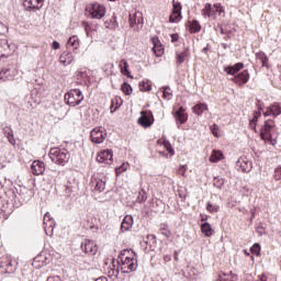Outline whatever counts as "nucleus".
Returning <instances> with one entry per match:
<instances>
[{
  "mask_svg": "<svg viewBox=\"0 0 281 281\" xmlns=\"http://www.w3.org/2000/svg\"><path fill=\"white\" fill-rule=\"evenodd\" d=\"M45 260H47V257H43V255L36 256L33 259L34 265H36V262H41L38 266L36 267H43V263L45 262Z\"/></svg>",
  "mask_w": 281,
  "mask_h": 281,
  "instance_id": "obj_53",
  "label": "nucleus"
},
{
  "mask_svg": "<svg viewBox=\"0 0 281 281\" xmlns=\"http://www.w3.org/2000/svg\"><path fill=\"white\" fill-rule=\"evenodd\" d=\"M97 161H98L99 164H106V160H105L104 157H102V154H100V155L97 156Z\"/></svg>",
  "mask_w": 281,
  "mask_h": 281,
  "instance_id": "obj_62",
  "label": "nucleus"
},
{
  "mask_svg": "<svg viewBox=\"0 0 281 281\" xmlns=\"http://www.w3.org/2000/svg\"><path fill=\"white\" fill-rule=\"evenodd\" d=\"M210 130L212 132V135L214 137H221V134H218V125L214 123L213 125L210 126Z\"/></svg>",
  "mask_w": 281,
  "mask_h": 281,
  "instance_id": "obj_55",
  "label": "nucleus"
},
{
  "mask_svg": "<svg viewBox=\"0 0 281 281\" xmlns=\"http://www.w3.org/2000/svg\"><path fill=\"white\" fill-rule=\"evenodd\" d=\"M54 227H56V222L52 217L49 213H45L44 215V229L47 236H52L54 233Z\"/></svg>",
  "mask_w": 281,
  "mask_h": 281,
  "instance_id": "obj_16",
  "label": "nucleus"
},
{
  "mask_svg": "<svg viewBox=\"0 0 281 281\" xmlns=\"http://www.w3.org/2000/svg\"><path fill=\"white\" fill-rule=\"evenodd\" d=\"M170 37H171V43H177V41H179V33H172Z\"/></svg>",
  "mask_w": 281,
  "mask_h": 281,
  "instance_id": "obj_61",
  "label": "nucleus"
},
{
  "mask_svg": "<svg viewBox=\"0 0 281 281\" xmlns=\"http://www.w3.org/2000/svg\"><path fill=\"white\" fill-rule=\"evenodd\" d=\"M182 5L179 1H172V14L169 16V23H179L183 19V15L181 14Z\"/></svg>",
  "mask_w": 281,
  "mask_h": 281,
  "instance_id": "obj_11",
  "label": "nucleus"
},
{
  "mask_svg": "<svg viewBox=\"0 0 281 281\" xmlns=\"http://www.w3.org/2000/svg\"><path fill=\"white\" fill-rule=\"evenodd\" d=\"M77 80H89V72L87 70H78L77 71Z\"/></svg>",
  "mask_w": 281,
  "mask_h": 281,
  "instance_id": "obj_48",
  "label": "nucleus"
},
{
  "mask_svg": "<svg viewBox=\"0 0 281 281\" xmlns=\"http://www.w3.org/2000/svg\"><path fill=\"white\" fill-rule=\"evenodd\" d=\"M90 138L93 144H104L106 139V130L104 127H94L90 133Z\"/></svg>",
  "mask_w": 281,
  "mask_h": 281,
  "instance_id": "obj_7",
  "label": "nucleus"
},
{
  "mask_svg": "<svg viewBox=\"0 0 281 281\" xmlns=\"http://www.w3.org/2000/svg\"><path fill=\"white\" fill-rule=\"evenodd\" d=\"M218 210H220L218 205H214L212 204V202L206 203V211L210 212L211 214H216Z\"/></svg>",
  "mask_w": 281,
  "mask_h": 281,
  "instance_id": "obj_49",
  "label": "nucleus"
},
{
  "mask_svg": "<svg viewBox=\"0 0 281 281\" xmlns=\"http://www.w3.org/2000/svg\"><path fill=\"white\" fill-rule=\"evenodd\" d=\"M260 244L256 243L252 245V247H250V251L251 254H254L255 256H260Z\"/></svg>",
  "mask_w": 281,
  "mask_h": 281,
  "instance_id": "obj_54",
  "label": "nucleus"
},
{
  "mask_svg": "<svg viewBox=\"0 0 281 281\" xmlns=\"http://www.w3.org/2000/svg\"><path fill=\"white\" fill-rule=\"evenodd\" d=\"M240 69H245V64L241 61L236 63L235 65H228L224 67L225 74H227V76H234V77L237 76Z\"/></svg>",
  "mask_w": 281,
  "mask_h": 281,
  "instance_id": "obj_18",
  "label": "nucleus"
},
{
  "mask_svg": "<svg viewBox=\"0 0 281 281\" xmlns=\"http://www.w3.org/2000/svg\"><path fill=\"white\" fill-rule=\"evenodd\" d=\"M201 232L206 236V238H210L214 234V229H212V225L207 222H204L201 224Z\"/></svg>",
  "mask_w": 281,
  "mask_h": 281,
  "instance_id": "obj_31",
  "label": "nucleus"
},
{
  "mask_svg": "<svg viewBox=\"0 0 281 281\" xmlns=\"http://www.w3.org/2000/svg\"><path fill=\"white\" fill-rule=\"evenodd\" d=\"M213 186L214 188H217V190H223L225 186V178L217 176L213 179Z\"/></svg>",
  "mask_w": 281,
  "mask_h": 281,
  "instance_id": "obj_36",
  "label": "nucleus"
},
{
  "mask_svg": "<svg viewBox=\"0 0 281 281\" xmlns=\"http://www.w3.org/2000/svg\"><path fill=\"white\" fill-rule=\"evenodd\" d=\"M30 199H32L30 190L26 188H20V190H18V203H20V206L23 205V203H27Z\"/></svg>",
  "mask_w": 281,
  "mask_h": 281,
  "instance_id": "obj_19",
  "label": "nucleus"
},
{
  "mask_svg": "<svg viewBox=\"0 0 281 281\" xmlns=\"http://www.w3.org/2000/svg\"><path fill=\"white\" fill-rule=\"evenodd\" d=\"M133 215H125L121 224V232H128L133 228Z\"/></svg>",
  "mask_w": 281,
  "mask_h": 281,
  "instance_id": "obj_24",
  "label": "nucleus"
},
{
  "mask_svg": "<svg viewBox=\"0 0 281 281\" xmlns=\"http://www.w3.org/2000/svg\"><path fill=\"white\" fill-rule=\"evenodd\" d=\"M120 68H121V74H123V76H126L127 78L133 79V75H131V70H128V61L126 59H121Z\"/></svg>",
  "mask_w": 281,
  "mask_h": 281,
  "instance_id": "obj_28",
  "label": "nucleus"
},
{
  "mask_svg": "<svg viewBox=\"0 0 281 281\" xmlns=\"http://www.w3.org/2000/svg\"><path fill=\"white\" fill-rule=\"evenodd\" d=\"M67 47H72V49H78L80 47V40H78V36L74 35L69 37L67 41Z\"/></svg>",
  "mask_w": 281,
  "mask_h": 281,
  "instance_id": "obj_35",
  "label": "nucleus"
},
{
  "mask_svg": "<svg viewBox=\"0 0 281 281\" xmlns=\"http://www.w3.org/2000/svg\"><path fill=\"white\" fill-rule=\"evenodd\" d=\"M2 131L9 144H11V146H16V139L14 138V131L12 130V127L5 126Z\"/></svg>",
  "mask_w": 281,
  "mask_h": 281,
  "instance_id": "obj_26",
  "label": "nucleus"
},
{
  "mask_svg": "<svg viewBox=\"0 0 281 281\" xmlns=\"http://www.w3.org/2000/svg\"><path fill=\"white\" fill-rule=\"evenodd\" d=\"M173 117L176 120L178 128H181L180 124H186L188 122V113H186V108L180 106L178 110L175 111Z\"/></svg>",
  "mask_w": 281,
  "mask_h": 281,
  "instance_id": "obj_14",
  "label": "nucleus"
},
{
  "mask_svg": "<svg viewBox=\"0 0 281 281\" xmlns=\"http://www.w3.org/2000/svg\"><path fill=\"white\" fill-rule=\"evenodd\" d=\"M270 108V113H272L273 117H278L281 115V103L274 102Z\"/></svg>",
  "mask_w": 281,
  "mask_h": 281,
  "instance_id": "obj_37",
  "label": "nucleus"
},
{
  "mask_svg": "<svg viewBox=\"0 0 281 281\" xmlns=\"http://www.w3.org/2000/svg\"><path fill=\"white\" fill-rule=\"evenodd\" d=\"M161 89H162V98L165 100H172V92H170V86H164Z\"/></svg>",
  "mask_w": 281,
  "mask_h": 281,
  "instance_id": "obj_46",
  "label": "nucleus"
},
{
  "mask_svg": "<svg viewBox=\"0 0 281 281\" xmlns=\"http://www.w3.org/2000/svg\"><path fill=\"white\" fill-rule=\"evenodd\" d=\"M164 146L167 150V153H169V155H175V148L172 147V144H170V140H165L164 142Z\"/></svg>",
  "mask_w": 281,
  "mask_h": 281,
  "instance_id": "obj_51",
  "label": "nucleus"
},
{
  "mask_svg": "<svg viewBox=\"0 0 281 281\" xmlns=\"http://www.w3.org/2000/svg\"><path fill=\"white\" fill-rule=\"evenodd\" d=\"M274 179H276L277 181H280V179H281V167L278 168V169H276Z\"/></svg>",
  "mask_w": 281,
  "mask_h": 281,
  "instance_id": "obj_60",
  "label": "nucleus"
},
{
  "mask_svg": "<svg viewBox=\"0 0 281 281\" xmlns=\"http://www.w3.org/2000/svg\"><path fill=\"white\" fill-rule=\"evenodd\" d=\"M80 249L86 256H95L98 254V245L91 239H83Z\"/></svg>",
  "mask_w": 281,
  "mask_h": 281,
  "instance_id": "obj_6",
  "label": "nucleus"
},
{
  "mask_svg": "<svg viewBox=\"0 0 281 281\" xmlns=\"http://www.w3.org/2000/svg\"><path fill=\"white\" fill-rule=\"evenodd\" d=\"M16 267L12 265V259L8 257H2L0 259V273H14Z\"/></svg>",
  "mask_w": 281,
  "mask_h": 281,
  "instance_id": "obj_12",
  "label": "nucleus"
},
{
  "mask_svg": "<svg viewBox=\"0 0 281 281\" xmlns=\"http://www.w3.org/2000/svg\"><path fill=\"white\" fill-rule=\"evenodd\" d=\"M18 193L19 189H16L15 187H10L4 191V196L10 203L11 207H20V203L18 202Z\"/></svg>",
  "mask_w": 281,
  "mask_h": 281,
  "instance_id": "obj_9",
  "label": "nucleus"
},
{
  "mask_svg": "<svg viewBox=\"0 0 281 281\" xmlns=\"http://www.w3.org/2000/svg\"><path fill=\"white\" fill-rule=\"evenodd\" d=\"M122 106V99H112V104L110 106L111 113H115L116 109H120Z\"/></svg>",
  "mask_w": 281,
  "mask_h": 281,
  "instance_id": "obj_42",
  "label": "nucleus"
},
{
  "mask_svg": "<svg viewBox=\"0 0 281 281\" xmlns=\"http://www.w3.org/2000/svg\"><path fill=\"white\" fill-rule=\"evenodd\" d=\"M139 126L143 128H150L153 124H155V116L153 115V111L145 110L140 112V117L138 119Z\"/></svg>",
  "mask_w": 281,
  "mask_h": 281,
  "instance_id": "obj_5",
  "label": "nucleus"
},
{
  "mask_svg": "<svg viewBox=\"0 0 281 281\" xmlns=\"http://www.w3.org/2000/svg\"><path fill=\"white\" fill-rule=\"evenodd\" d=\"M31 170L35 177L43 175V172H45V162L41 160H34L31 165Z\"/></svg>",
  "mask_w": 281,
  "mask_h": 281,
  "instance_id": "obj_21",
  "label": "nucleus"
},
{
  "mask_svg": "<svg viewBox=\"0 0 281 281\" xmlns=\"http://www.w3.org/2000/svg\"><path fill=\"white\" fill-rule=\"evenodd\" d=\"M49 159L57 166H65L71 157V154L67 149H60L58 147L50 148L48 153Z\"/></svg>",
  "mask_w": 281,
  "mask_h": 281,
  "instance_id": "obj_1",
  "label": "nucleus"
},
{
  "mask_svg": "<svg viewBox=\"0 0 281 281\" xmlns=\"http://www.w3.org/2000/svg\"><path fill=\"white\" fill-rule=\"evenodd\" d=\"M160 234L161 236H166L167 238H170L172 236V232L168 231V225L164 224L162 227H160Z\"/></svg>",
  "mask_w": 281,
  "mask_h": 281,
  "instance_id": "obj_50",
  "label": "nucleus"
},
{
  "mask_svg": "<svg viewBox=\"0 0 281 281\" xmlns=\"http://www.w3.org/2000/svg\"><path fill=\"white\" fill-rule=\"evenodd\" d=\"M189 32L191 34H196L201 30V23L198 20L189 21Z\"/></svg>",
  "mask_w": 281,
  "mask_h": 281,
  "instance_id": "obj_33",
  "label": "nucleus"
},
{
  "mask_svg": "<svg viewBox=\"0 0 281 281\" xmlns=\"http://www.w3.org/2000/svg\"><path fill=\"white\" fill-rule=\"evenodd\" d=\"M23 5L26 12H38L45 5V0H24Z\"/></svg>",
  "mask_w": 281,
  "mask_h": 281,
  "instance_id": "obj_10",
  "label": "nucleus"
},
{
  "mask_svg": "<svg viewBox=\"0 0 281 281\" xmlns=\"http://www.w3.org/2000/svg\"><path fill=\"white\" fill-rule=\"evenodd\" d=\"M192 111L195 115H203V113H205V111H207V105L205 103H198L192 108Z\"/></svg>",
  "mask_w": 281,
  "mask_h": 281,
  "instance_id": "obj_32",
  "label": "nucleus"
},
{
  "mask_svg": "<svg viewBox=\"0 0 281 281\" xmlns=\"http://www.w3.org/2000/svg\"><path fill=\"white\" fill-rule=\"evenodd\" d=\"M59 63L64 65V67H67L74 63V56L71 53H63V55L59 57Z\"/></svg>",
  "mask_w": 281,
  "mask_h": 281,
  "instance_id": "obj_27",
  "label": "nucleus"
},
{
  "mask_svg": "<svg viewBox=\"0 0 281 281\" xmlns=\"http://www.w3.org/2000/svg\"><path fill=\"white\" fill-rule=\"evenodd\" d=\"M262 113L260 111H257L254 113V117L249 121V125L258 124V120H260Z\"/></svg>",
  "mask_w": 281,
  "mask_h": 281,
  "instance_id": "obj_52",
  "label": "nucleus"
},
{
  "mask_svg": "<svg viewBox=\"0 0 281 281\" xmlns=\"http://www.w3.org/2000/svg\"><path fill=\"white\" fill-rule=\"evenodd\" d=\"M102 157L105 158L106 164H112L113 162V149H104L101 153Z\"/></svg>",
  "mask_w": 281,
  "mask_h": 281,
  "instance_id": "obj_39",
  "label": "nucleus"
},
{
  "mask_svg": "<svg viewBox=\"0 0 281 281\" xmlns=\"http://www.w3.org/2000/svg\"><path fill=\"white\" fill-rule=\"evenodd\" d=\"M113 276H114L115 278H117V276H120V270H116V269H115V266H113V268H111L110 271H109V277H110V278H113Z\"/></svg>",
  "mask_w": 281,
  "mask_h": 281,
  "instance_id": "obj_57",
  "label": "nucleus"
},
{
  "mask_svg": "<svg viewBox=\"0 0 281 281\" xmlns=\"http://www.w3.org/2000/svg\"><path fill=\"white\" fill-rule=\"evenodd\" d=\"M221 159H223V154L221 150L214 149L209 158V161H211V164H218Z\"/></svg>",
  "mask_w": 281,
  "mask_h": 281,
  "instance_id": "obj_34",
  "label": "nucleus"
},
{
  "mask_svg": "<svg viewBox=\"0 0 281 281\" xmlns=\"http://www.w3.org/2000/svg\"><path fill=\"white\" fill-rule=\"evenodd\" d=\"M273 126H276V122L273 120L265 121L263 126L260 128V137L263 142H267V139H273V135H271Z\"/></svg>",
  "mask_w": 281,
  "mask_h": 281,
  "instance_id": "obj_8",
  "label": "nucleus"
},
{
  "mask_svg": "<svg viewBox=\"0 0 281 281\" xmlns=\"http://www.w3.org/2000/svg\"><path fill=\"white\" fill-rule=\"evenodd\" d=\"M256 58L261 61L262 67H269V57L263 52H259L256 54Z\"/></svg>",
  "mask_w": 281,
  "mask_h": 281,
  "instance_id": "obj_38",
  "label": "nucleus"
},
{
  "mask_svg": "<svg viewBox=\"0 0 281 281\" xmlns=\"http://www.w3.org/2000/svg\"><path fill=\"white\" fill-rule=\"evenodd\" d=\"M115 171H116V175H121V172L126 171V165L123 164L121 167H117Z\"/></svg>",
  "mask_w": 281,
  "mask_h": 281,
  "instance_id": "obj_58",
  "label": "nucleus"
},
{
  "mask_svg": "<svg viewBox=\"0 0 281 281\" xmlns=\"http://www.w3.org/2000/svg\"><path fill=\"white\" fill-rule=\"evenodd\" d=\"M137 15H138V13H130L128 23H130L131 29H133L137 25Z\"/></svg>",
  "mask_w": 281,
  "mask_h": 281,
  "instance_id": "obj_47",
  "label": "nucleus"
},
{
  "mask_svg": "<svg viewBox=\"0 0 281 281\" xmlns=\"http://www.w3.org/2000/svg\"><path fill=\"white\" fill-rule=\"evenodd\" d=\"M178 175H186V166L181 165L178 169Z\"/></svg>",
  "mask_w": 281,
  "mask_h": 281,
  "instance_id": "obj_64",
  "label": "nucleus"
},
{
  "mask_svg": "<svg viewBox=\"0 0 281 281\" xmlns=\"http://www.w3.org/2000/svg\"><path fill=\"white\" fill-rule=\"evenodd\" d=\"M238 280V274H234L232 271L229 273L222 272L218 274L217 281H236Z\"/></svg>",
  "mask_w": 281,
  "mask_h": 281,
  "instance_id": "obj_29",
  "label": "nucleus"
},
{
  "mask_svg": "<svg viewBox=\"0 0 281 281\" xmlns=\"http://www.w3.org/2000/svg\"><path fill=\"white\" fill-rule=\"evenodd\" d=\"M10 78H12L10 68H2L0 71V80H10Z\"/></svg>",
  "mask_w": 281,
  "mask_h": 281,
  "instance_id": "obj_40",
  "label": "nucleus"
},
{
  "mask_svg": "<svg viewBox=\"0 0 281 281\" xmlns=\"http://www.w3.org/2000/svg\"><path fill=\"white\" fill-rule=\"evenodd\" d=\"M91 188L94 192H104L106 190V177L92 178Z\"/></svg>",
  "mask_w": 281,
  "mask_h": 281,
  "instance_id": "obj_15",
  "label": "nucleus"
},
{
  "mask_svg": "<svg viewBox=\"0 0 281 281\" xmlns=\"http://www.w3.org/2000/svg\"><path fill=\"white\" fill-rule=\"evenodd\" d=\"M117 262L121 265L122 273H133V271H137V257L132 259H121Z\"/></svg>",
  "mask_w": 281,
  "mask_h": 281,
  "instance_id": "obj_4",
  "label": "nucleus"
},
{
  "mask_svg": "<svg viewBox=\"0 0 281 281\" xmlns=\"http://www.w3.org/2000/svg\"><path fill=\"white\" fill-rule=\"evenodd\" d=\"M139 89L143 92L153 91V85H150V81H144L143 80V81L139 82Z\"/></svg>",
  "mask_w": 281,
  "mask_h": 281,
  "instance_id": "obj_44",
  "label": "nucleus"
},
{
  "mask_svg": "<svg viewBox=\"0 0 281 281\" xmlns=\"http://www.w3.org/2000/svg\"><path fill=\"white\" fill-rule=\"evenodd\" d=\"M121 90L125 95H131V93H133V87L126 81L122 83Z\"/></svg>",
  "mask_w": 281,
  "mask_h": 281,
  "instance_id": "obj_43",
  "label": "nucleus"
},
{
  "mask_svg": "<svg viewBox=\"0 0 281 281\" xmlns=\"http://www.w3.org/2000/svg\"><path fill=\"white\" fill-rule=\"evenodd\" d=\"M148 200V195L146 193V190L142 189L138 192L137 199H136V203H146V201Z\"/></svg>",
  "mask_w": 281,
  "mask_h": 281,
  "instance_id": "obj_41",
  "label": "nucleus"
},
{
  "mask_svg": "<svg viewBox=\"0 0 281 281\" xmlns=\"http://www.w3.org/2000/svg\"><path fill=\"white\" fill-rule=\"evenodd\" d=\"M249 70L245 69L241 72H237L232 82H235L238 87H245L249 82Z\"/></svg>",
  "mask_w": 281,
  "mask_h": 281,
  "instance_id": "obj_13",
  "label": "nucleus"
},
{
  "mask_svg": "<svg viewBox=\"0 0 281 281\" xmlns=\"http://www.w3.org/2000/svg\"><path fill=\"white\" fill-rule=\"evenodd\" d=\"M188 56H190V48L184 47V49L180 53L176 54V64L177 66H181L183 65V63H186V58H188Z\"/></svg>",
  "mask_w": 281,
  "mask_h": 281,
  "instance_id": "obj_23",
  "label": "nucleus"
},
{
  "mask_svg": "<svg viewBox=\"0 0 281 281\" xmlns=\"http://www.w3.org/2000/svg\"><path fill=\"white\" fill-rule=\"evenodd\" d=\"M132 258H137V254L133 249H123L117 257L119 260H131Z\"/></svg>",
  "mask_w": 281,
  "mask_h": 281,
  "instance_id": "obj_25",
  "label": "nucleus"
},
{
  "mask_svg": "<svg viewBox=\"0 0 281 281\" xmlns=\"http://www.w3.org/2000/svg\"><path fill=\"white\" fill-rule=\"evenodd\" d=\"M12 207V204L9 203L8 200H4L0 196V212H8V209Z\"/></svg>",
  "mask_w": 281,
  "mask_h": 281,
  "instance_id": "obj_45",
  "label": "nucleus"
},
{
  "mask_svg": "<svg viewBox=\"0 0 281 281\" xmlns=\"http://www.w3.org/2000/svg\"><path fill=\"white\" fill-rule=\"evenodd\" d=\"M146 247L145 249L148 251H155L156 247H157V236L150 234L147 235L143 241Z\"/></svg>",
  "mask_w": 281,
  "mask_h": 281,
  "instance_id": "obj_20",
  "label": "nucleus"
},
{
  "mask_svg": "<svg viewBox=\"0 0 281 281\" xmlns=\"http://www.w3.org/2000/svg\"><path fill=\"white\" fill-rule=\"evenodd\" d=\"M236 168H239L241 172L248 173L254 168V162L247 158H239L236 162Z\"/></svg>",
  "mask_w": 281,
  "mask_h": 281,
  "instance_id": "obj_17",
  "label": "nucleus"
},
{
  "mask_svg": "<svg viewBox=\"0 0 281 281\" xmlns=\"http://www.w3.org/2000/svg\"><path fill=\"white\" fill-rule=\"evenodd\" d=\"M0 45L4 47V49L5 47L7 49H10V43L8 42V40H1Z\"/></svg>",
  "mask_w": 281,
  "mask_h": 281,
  "instance_id": "obj_59",
  "label": "nucleus"
},
{
  "mask_svg": "<svg viewBox=\"0 0 281 281\" xmlns=\"http://www.w3.org/2000/svg\"><path fill=\"white\" fill-rule=\"evenodd\" d=\"M104 25L106 30H117V27H120V23L117 22V15L113 13L112 16L105 18Z\"/></svg>",
  "mask_w": 281,
  "mask_h": 281,
  "instance_id": "obj_22",
  "label": "nucleus"
},
{
  "mask_svg": "<svg viewBox=\"0 0 281 281\" xmlns=\"http://www.w3.org/2000/svg\"><path fill=\"white\" fill-rule=\"evenodd\" d=\"M213 9L215 10V14H223V12H225V9H223V5H221V3L213 4Z\"/></svg>",
  "mask_w": 281,
  "mask_h": 281,
  "instance_id": "obj_56",
  "label": "nucleus"
},
{
  "mask_svg": "<svg viewBox=\"0 0 281 281\" xmlns=\"http://www.w3.org/2000/svg\"><path fill=\"white\" fill-rule=\"evenodd\" d=\"M52 48H53V49H60V43H58V41H54V42L52 43Z\"/></svg>",
  "mask_w": 281,
  "mask_h": 281,
  "instance_id": "obj_63",
  "label": "nucleus"
},
{
  "mask_svg": "<svg viewBox=\"0 0 281 281\" xmlns=\"http://www.w3.org/2000/svg\"><path fill=\"white\" fill-rule=\"evenodd\" d=\"M86 12H88L92 19H104L106 8L104 4L92 2L86 5Z\"/></svg>",
  "mask_w": 281,
  "mask_h": 281,
  "instance_id": "obj_3",
  "label": "nucleus"
},
{
  "mask_svg": "<svg viewBox=\"0 0 281 281\" xmlns=\"http://www.w3.org/2000/svg\"><path fill=\"white\" fill-rule=\"evenodd\" d=\"M202 14L203 16H207L209 19L216 14V11L214 10V7H212V3L207 2L204 4V8L202 9Z\"/></svg>",
  "mask_w": 281,
  "mask_h": 281,
  "instance_id": "obj_30",
  "label": "nucleus"
},
{
  "mask_svg": "<svg viewBox=\"0 0 281 281\" xmlns=\"http://www.w3.org/2000/svg\"><path fill=\"white\" fill-rule=\"evenodd\" d=\"M82 100H85V95L80 89H71L65 94V102L68 106H78Z\"/></svg>",
  "mask_w": 281,
  "mask_h": 281,
  "instance_id": "obj_2",
  "label": "nucleus"
}]
</instances>
